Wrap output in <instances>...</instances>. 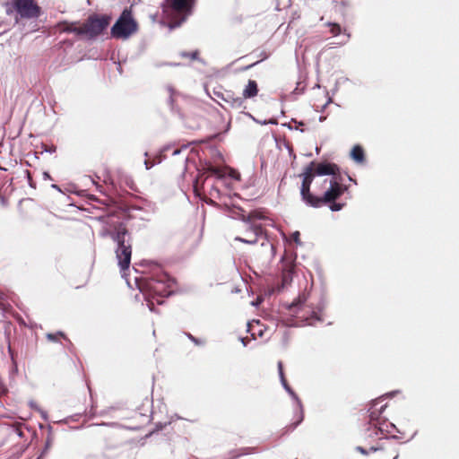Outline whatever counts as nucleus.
I'll return each instance as SVG.
<instances>
[{
    "label": "nucleus",
    "instance_id": "4468645a",
    "mask_svg": "<svg viewBox=\"0 0 459 459\" xmlns=\"http://www.w3.org/2000/svg\"><path fill=\"white\" fill-rule=\"evenodd\" d=\"M294 266L292 264L285 265L282 268L281 283L282 287L289 285L292 280Z\"/></svg>",
    "mask_w": 459,
    "mask_h": 459
},
{
    "label": "nucleus",
    "instance_id": "f03ea898",
    "mask_svg": "<svg viewBox=\"0 0 459 459\" xmlns=\"http://www.w3.org/2000/svg\"><path fill=\"white\" fill-rule=\"evenodd\" d=\"M381 403L380 399L374 400L368 410L369 421L368 426L364 432L365 439H373L375 444L368 443V447L358 446L357 450L362 455H369L370 453L380 452L383 459H397L399 453L396 448L395 442L385 436L384 429L385 421H380V415L385 409L386 404L377 406Z\"/></svg>",
    "mask_w": 459,
    "mask_h": 459
},
{
    "label": "nucleus",
    "instance_id": "2eb2a0df",
    "mask_svg": "<svg viewBox=\"0 0 459 459\" xmlns=\"http://www.w3.org/2000/svg\"><path fill=\"white\" fill-rule=\"evenodd\" d=\"M351 158L359 162V163H363L365 161V153H364V150L361 146L359 145H355L352 150H351Z\"/></svg>",
    "mask_w": 459,
    "mask_h": 459
},
{
    "label": "nucleus",
    "instance_id": "a878e982",
    "mask_svg": "<svg viewBox=\"0 0 459 459\" xmlns=\"http://www.w3.org/2000/svg\"><path fill=\"white\" fill-rule=\"evenodd\" d=\"M188 337H189L192 341H194L195 342H196V343H197V340H196L193 335L188 334Z\"/></svg>",
    "mask_w": 459,
    "mask_h": 459
},
{
    "label": "nucleus",
    "instance_id": "cd10ccee",
    "mask_svg": "<svg viewBox=\"0 0 459 459\" xmlns=\"http://www.w3.org/2000/svg\"><path fill=\"white\" fill-rule=\"evenodd\" d=\"M4 393H5V390H4V389L0 390V394H4Z\"/></svg>",
    "mask_w": 459,
    "mask_h": 459
},
{
    "label": "nucleus",
    "instance_id": "5701e85b",
    "mask_svg": "<svg viewBox=\"0 0 459 459\" xmlns=\"http://www.w3.org/2000/svg\"><path fill=\"white\" fill-rule=\"evenodd\" d=\"M14 429H15V431L16 433L20 436V437H22L23 433H22V424L20 423V422H16L14 425H13Z\"/></svg>",
    "mask_w": 459,
    "mask_h": 459
},
{
    "label": "nucleus",
    "instance_id": "6ab92c4d",
    "mask_svg": "<svg viewBox=\"0 0 459 459\" xmlns=\"http://www.w3.org/2000/svg\"><path fill=\"white\" fill-rule=\"evenodd\" d=\"M53 446V437L48 436L46 439V444H45V447L42 451V453L40 454L39 457V458H41L43 457L45 455H47V453L51 449Z\"/></svg>",
    "mask_w": 459,
    "mask_h": 459
},
{
    "label": "nucleus",
    "instance_id": "b1692460",
    "mask_svg": "<svg viewBox=\"0 0 459 459\" xmlns=\"http://www.w3.org/2000/svg\"><path fill=\"white\" fill-rule=\"evenodd\" d=\"M44 150L46 152H55L56 150V147L55 145H51V146L45 145Z\"/></svg>",
    "mask_w": 459,
    "mask_h": 459
},
{
    "label": "nucleus",
    "instance_id": "aec40b11",
    "mask_svg": "<svg viewBox=\"0 0 459 459\" xmlns=\"http://www.w3.org/2000/svg\"><path fill=\"white\" fill-rule=\"evenodd\" d=\"M207 171L211 175L217 176L218 178H222L223 177L222 170L220 168L211 166V167L208 168Z\"/></svg>",
    "mask_w": 459,
    "mask_h": 459
},
{
    "label": "nucleus",
    "instance_id": "423d86ee",
    "mask_svg": "<svg viewBox=\"0 0 459 459\" xmlns=\"http://www.w3.org/2000/svg\"><path fill=\"white\" fill-rule=\"evenodd\" d=\"M111 22L107 14H91L82 23H80L81 37L92 39L102 34Z\"/></svg>",
    "mask_w": 459,
    "mask_h": 459
},
{
    "label": "nucleus",
    "instance_id": "f257e3e1",
    "mask_svg": "<svg viewBox=\"0 0 459 459\" xmlns=\"http://www.w3.org/2000/svg\"><path fill=\"white\" fill-rule=\"evenodd\" d=\"M300 176L303 178L300 196L307 205L313 208L327 205L332 212L341 211L346 205L339 201L347 186L342 183L336 164L311 161Z\"/></svg>",
    "mask_w": 459,
    "mask_h": 459
},
{
    "label": "nucleus",
    "instance_id": "7ed1b4c3",
    "mask_svg": "<svg viewBox=\"0 0 459 459\" xmlns=\"http://www.w3.org/2000/svg\"><path fill=\"white\" fill-rule=\"evenodd\" d=\"M107 234L117 245L115 253L121 271L127 270L131 264L133 240L126 224L123 221H118L110 225Z\"/></svg>",
    "mask_w": 459,
    "mask_h": 459
},
{
    "label": "nucleus",
    "instance_id": "393cba45",
    "mask_svg": "<svg viewBox=\"0 0 459 459\" xmlns=\"http://www.w3.org/2000/svg\"><path fill=\"white\" fill-rule=\"evenodd\" d=\"M258 63H259V61L255 62V63H253V64H251V65H247V66L246 67V69H249V68L253 67L254 65H256V64H258Z\"/></svg>",
    "mask_w": 459,
    "mask_h": 459
},
{
    "label": "nucleus",
    "instance_id": "dca6fc26",
    "mask_svg": "<svg viewBox=\"0 0 459 459\" xmlns=\"http://www.w3.org/2000/svg\"><path fill=\"white\" fill-rule=\"evenodd\" d=\"M306 301L307 296L305 294L299 295L297 300L293 301L292 304L290 306V309L294 313H298V310L296 309L302 307L305 305Z\"/></svg>",
    "mask_w": 459,
    "mask_h": 459
},
{
    "label": "nucleus",
    "instance_id": "ddd939ff",
    "mask_svg": "<svg viewBox=\"0 0 459 459\" xmlns=\"http://www.w3.org/2000/svg\"><path fill=\"white\" fill-rule=\"evenodd\" d=\"M259 91L257 82L254 80H249L246 87L242 91V98H245V100L247 99H253L257 96Z\"/></svg>",
    "mask_w": 459,
    "mask_h": 459
},
{
    "label": "nucleus",
    "instance_id": "39448f33",
    "mask_svg": "<svg viewBox=\"0 0 459 459\" xmlns=\"http://www.w3.org/2000/svg\"><path fill=\"white\" fill-rule=\"evenodd\" d=\"M241 221L248 225V230L253 233L252 238H244L241 237H236L235 240L254 245L258 241L259 238H264V241L262 242V246H269L271 250V255L273 256L275 254V247L267 237L266 230L263 228L262 224L257 223L256 221L270 220L266 215V212L262 209L251 211L248 214H242L240 217Z\"/></svg>",
    "mask_w": 459,
    "mask_h": 459
},
{
    "label": "nucleus",
    "instance_id": "f8f14e48",
    "mask_svg": "<svg viewBox=\"0 0 459 459\" xmlns=\"http://www.w3.org/2000/svg\"><path fill=\"white\" fill-rule=\"evenodd\" d=\"M56 28L59 30L60 32H73L76 34L77 36L81 37V29H80V22H69L67 21L60 22L56 24Z\"/></svg>",
    "mask_w": 459,
    "mask_h": 459
},
{
    "label": "nucleus",
    "instance_id": "412c9836",
    "mask_svg": "<svg viewBox=\"0 0 459 459\" xmlns=\"http://www.w3.org/2000/svg\"><path fill=\"white\" fill-rule=\"evenodd\" d=\"M62 337V338H65V335L64 333L62 332H58L56 333H48L47 334V338L49 340V341H53V342H56L59 340V338Z\"/></svg>",
    "mask_w": 459,
    "mask_h": 459
},
{
    "label": "nucleus",
    "instance_id": "1a4fd4ad",
    "mask_svg": "<svg viewBox=\"0 0 459 459\" xmlns=\"http://www.w3.org/2000/svg\"><path fill=\"white\" fill-rule=\"evenodd\" d=\"M201 232L196 229H192L184 232L182 236V246L186 251L195 250L201 241Z\"/></svg>",
    "mask_w": 459,
    "mask_h": 459
},
{
    "label": "nucleus",
    "instance_id": "f3484780",
    "mask_svg": "<svg viewBox=\"0 0 459 459\" xmlns=\"http://www.w3.org/2000/svg\"><path fill=\"white\" fill-rule=\"evenodd\" d=\"M278 371H279V376H280V378H281V382L282 384V385L284 386V388L289 391V392H291L290 391V387L287 382V379L285 377V375H284V372H283V363L282 361H278Z\"/></svg>",
    "mask_w": 459,
    "mask_h": 459
},
{
    "label": "nucleus",
    "instance_id": "9b49d317",
    "mask_svg": "<svg viewBox=\"0 0 459 459\" xmlns=\"http://www.w3.org/2000/svg\"><path fill=\"white\" fill-rule=\"evenodd\" d=\"M193 4L194 0H166L165 7H169L172 11L181 13L188 12Z\"/></svg>",
    "mask_w": 459,
    "mask_h": 459
},
{
    "label": "nucleus",
    "instance_id": "20e7f679",
    "mask_svg": "<svg viewBox=\"0 0 459 459\" xmlns=\"http://www.w3.org/2000/svg\"><path fill=\"white\" fill-rule=\"evenodd\" d=\"M140 290L144 295L151 310H153L155 303L162 304L163 299L173 292L172 281L165 273L146 278L140 285Z\"/></svg>",
    "mask_w": 459,
    "mask_h": 459
},
{
    "label": "nucleus",
    "instance_id": "9d476101",
    "mask_svg": "<svg viewBox=\"0 0 459 459\" xmlns=\"http://www.w3.org/2000/svg\"><path fill=\"white\" fill-rule=\"evenodd\" d=\"M221 98L227 106L225 108H231L236 110L247 108L245 98L238 96L232 91H225Z\"/></svg>",
    "mask_w": 459,
    "mask_h": 459
},
{
    "label": "nucleus",
    "instance_id": "6e6552de",
    "mask_svg": "<svg viewBox=\"0 0 459 459\" xmlns=\"http://www.w3.org/2000/svg\"><path fill=\"white\" fill-rule=\"evenodd\" d=\"M13 7L23 19H36L41 14V8L36 0H13Z\"/></svg>",
    "mask_w": 459,
    "mask_h": 459
},
{
    "label": "nucleus",
    "instance_id": "bb28decb",
    "mask_svg": "<svg viewBox=\"0 0 459 459\" xmlns=\"http://www.w3.org/2000/svg\"><path fill=\"white\" fill-rule=\"evenodd\" d=\"M300 420H299L298 422H295V424L292 426V428H295Z\"/></svg>",
    "mask_w": 459,
    "mask_h": 459
},
{
    "label": "nucleus",
    "instance_id": "0eeeda50",
    "mask_svg": "<svg viewBox=\"0 0 459 459\" xmlns=\"http://www.w3.org/2000/svg\"><path fill=\"white\" fill-rule=\"evenodd\" d=\"M138 30V24L133 17L131 8H126L111 28V36L126 39Z\"/></svg>",
    "mask_w": 459,
    "mask_h": 459
},
{
    "label": "nucleus",
    "instance_id": "a211bd4d",
    "mask_svg": "<svg viewBox=\"0 0 459 459\" xmlns=\"http://www.w3.org/2000/svg\"><path fill=\"white\" fill-rule=\"evenodd\" d=\"M180 56L183 58H188L190 61H195L199 59L200 52L199 50L195 49L191 52L182 51L180 52Z\"/></svg>",
    "mask_w": 459,
    "mask_h": 459
},
{
    "label": "nucleus",
    "instance_id": "4be33fe9",
    "mask_svg": "<svg viewBox=\"0 0 459 459\" xmlns=\"http://www.w3.org/2000/svg\"><path fill=\"white\" fill-rule=\"evenodd\" d=\"M330 26H331L330 31L333 36H337L341 33L342 29L339 24L332 23V24H330Z\"/></svg>",
    "mask_w": 459,
    "mask_h": 459
}]
</instances>
